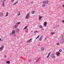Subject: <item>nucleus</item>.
<instances>
[{"label":"nucleus","instance_id":"36","mask_svg":"<svg viewBox=\"0 0 64 64\" xmlns=\"http://www.w3.org/2000/svg\"><path fill=\"white\" fill-rule=\"evenodd\" d=\"M31 61H32V60H29V62H31Z\"/></svg>","mask_w":64,"mask_h":64},{"label":"nucleus","instance_id":"8","mask_svg":"<svg viewBox=\"0 0 64 64\" xmlns=\"http://www.w3.org/2000/svg\"><path fill=\"white\" fill-rule=\"evenodd\" d=\"M41 51H44V48L43 47H42L40 48Z\"/></svg>","mask_w":64,"mask_h":64},{"label":"nucleus","instance_id":"27","mask_svg":"<svg viewBox=\"0 0 64 64\" xmlns=\"http://www.w3.org/2000/svg\"><path fill=\"white\" fill-rule=\"evenodd\" d=\"M39 37V36H38V37L36 38V39H37Z\"/></svg>","mask_w":64,"mask_h":64},{"label":"nucleus","instance_id":"28","mask_svg":"<svg viewBox=\"0 0 64 64\" xmlns=\"http://www.w3.org/2000/svg\"><path fill=\"white\" fill-rule=\"evenodd\" d=\"M51 33L52 34V35H53V34H54L55 32H52Z\"/></svg>","mask_w":64,"mask_h":64},{"label":"nucleus","instance_id":"45","mask_svg":"<svg viewBox=\"0 0 64 64\" xmlns=\"http://www.w3.org/2000/svg\"><path fill=\"white\" fill-rule=\"evenodd\" d=\"M60 25H59L58 26H59Z\"/></svg>","mask_w":64,"mask_h":64},{"label":"nucleus","instance_id":"40","mask_svg":"<svg viewBox=\"0 0 64 64\" xmlns=\"http://www.w3.org/2000/svg\"><path fill=\"white\" fill-rule=\"evenodd\" d=\"M41 30H43V29L42 28V29H41Z\"/></svg>","mask_w":64,"mask_h":64},{"label":"nucleus","instance_id":"23","mask_svg":"<svg viewBox=\"0 0 64 64\" xmlns=\"http://www.w3.org/2000/svg\"><path fill=\"white\" fill-rule=\"evenodd\" d=\"M2 6H3V7H4V6H5V5L4 4H2Z\"/></svg>","mask_w":64,"mask_h":64},{"label":"nucleus","instance_id":"46","mask_svg":"<svg viewBox=\"0 0 64 64\" xmlns=\"http://www.w3.org/2000/svg\"><path fill=\"white\" fill-rule=\"evenodd\" d=\"M0 16H1V15L0 14Z\"/></svg>","mask_w":64,"mask_h":64},{"label":"nucleus","instance_id":"18","mask_svg":"<svg viewBox=\"0 0 64 64\" xmlns=\"http://www.w3.org/2000/svg\"><path fill=\"white\" fill-rule=\"evenodd\" d=\"M5 1V0H4L2 1V2L3 3V4H5V2H4Z\"/></svg>","mask_w":64,"mask_h":64},{"label":"nucleus","instance_id":"11","mask_svg":"<svg viewBox=\"0 0 64 64\" xmlns=\"http://www.w3.org/2000/svg\"><path fill=\"white\" fill-rule=\"evenodd\" d=\"M16 31L17 32H19V28H18L17 29H16Z\"/></svg>","mask_w":64,"mask_h":64},{"label":"nucleus","instance_id":"14","mask_svg":"<svg viewBox=\"0 0 64 64\" xmlns=\"http://www.w3.org/2000/svg\"><path fill=\"white\" fill-rule=\"evenodd\" d=\"M8 12H7L6 13V17H7V16H8Z\"/></svg>","mask_w":64,"mask_h":64},{"label":"nucleus","instance_id":"9","mask_svg":"<svg viewBox=\"0 0 64 64\" xmlns=\"http://www.w3.org/2000/svg\"><path fill=\"white\" fill-rule=\"evenodd\" d=\"M56 54L57 55H60V53L59 52H56Z\"/></svg>","mask_w":64,"mask_h":64},{"label":"nucleus","instance_id":"4","mask_svg":"<svg viewBox=\"0 0 64 64\" xmlns=\"http://www.w3.org/2000/svg\"><path fill=\"white\" fill-rule=\"evenodd\" d=\"M44 3L46 4H48L49 3V2L48 0H46V1H44L43 2Z\"/></svg>","mask_w":64,"mask_h":64},{"label":"nucleus","instance_id":"6","mask_svg":"<svg viewBox=\"0 0 64 64\" xmlns=\"http://www.w3.org/2000/svg\"><path fill=\"white\" fill-rule=\"evenodd\" d=\"M32 38H30V40H28L27 41V43H29V42H31V40H32Z\"/></svg>","mask_w":64,"mask_h":64},{"label":"nucleus","instance_id":"43","mask_svg":"<svg viewBox=\"0 0 64 64\" xmlns=\"http://www.w3.org/2000/svg\"><path fill=\"white\" fill-rule=\"evenodd\" d=\"M1 38H0V41H1Z\"/></svg>","mask_w":64,"mask_h":64},{"label":"nucleus","instance_id":"19","mask_svg":"<svg viewBox=\"0 0 64 64\" xmlns=\"http://www.w3.org/2000/svg\"><path fill=\"white\" fill-rule=\"evenodd\" d=\"M32 14H34V13H35V12H34V11H33L32 12Z\"/></svg>","mask_w":64,"mask_h":64},{"label":"nucleus","instance_id":"34","mask_svg":"<svg viewBox=\"0 0 64 64\" xmlns=\"http://www.w3.org/2000/svg\"><path fill=\"white\" fill-rule=\"evenodd\" d=\"M56 45H59V43H58L56 44Z\"/></svg>","mask_w":64,"mask_h":64},{"label":"nucleus","instance_id":"30","mask_svg":"<svg viewBox=\"0 0 64 64\" xmlns=\"http://www.w3.org/2000/svg\"><path fill=\"white\" fill-rule=\"evenodd\" d=\"M20 24V22L16 23V24H18V25H19V24Z\"/></svg>","mask_w":64,"mask_h":64},{"label":"nucleus","instance_id":"25","mask_svg":"<svg viewBox=\"0 0 64 64\" xmlns=\"http://www.w3.org/2000/svg\"><path fill=\"white\" fill-rule=\"evenodd\" d=\"M3 50V48H0V51H2Z\"/></svg>","mask_w":64,"mask_h":64},{"label":"nucleus","instance_id":"12","mask_svg":"<svg viewBox=\"0 0 64 64\" xmlns=\"http://www.w3.org/2000/svg\"><path fill=\"white\" fill-rule=\"evenodd\" d=\"M39 20H41V19L42 18H43V16H39Z\"/></svg>","mask_w":64,"mask_h":64},{"label":"nucleus","instance_id":"37","mask_svg":"<svg viewBox=\"0 0 64 64\" xmlns=\"http://www.w3.org/2000/svg\"><path fill=\"white\" fill-rule=\"evenodd\" d=\"M14 0H12V2H13L14 1Z\"/></svg>","mask_w":64,"mask_h":64},{"label":"nucleus","instance_id":"13","mask_svg":"<svg viewBox=\"0 0 64 64\" xmlns=\"http://www.w3.org/2000/svg\"><path fill=\"white\" fill-rule=\"evenodd\" d=\"M18 26V25H16L14 26V28H16Z\"/></svg>","mask_w":64,"mask_h":64},{"label":"nucleus","instance_id":"44","mask_svg":"<svg viewBox=\"0 0 64 64\" xmlns=\"http://www.w3.org/2000/svg\"><path fill=\"white\" fill-rule=\"evenodd\" d=\"M36 33H37V31H36Z\"/></svg>","mask_w":64,"mask_h":64},{"label":"nucleus","instance_id":"33","mask_svg":"<svg viewBox=\"0 0 64 64\" xmlns=\"http://www.w3.org/2000/svg\"><path fill=\"white\" fill-rule=\"evenodd\" d=\"M62 23H64V20H62Z\"/></svg>","mask_w":64,"mask_h":64},{"label":"nucleus","instance_id":"1","mask_svg":"<svg viewBox=\"0 0 64 64\" xmlns=\"http://www.w3.org/2000/svg\"><path fill=\"white\" fill-rule=\"evenodd\" d=\"M16 33V31L14 30H13L12 31V34L10 33V36H12V35H14V36H16V34H15Z\"/></svg>","mask_w":64,"mask_h":64},{"label":"nucleus","instance_id":"29","mask_svg":"<svg viewBox=\"0 0 64 64\" xmlns=\"http://www.w3.org/2000/svg\"><path fill=\"white\" fill-rule=\"evenodd\" d=\"M7 57V56L6 55L4 56V58H6Z\"/></svg>","mask_w":64,"mask_h":64},{"label":"nucleus","instance_id":"32","mask_svg":"<svg viewBox=\"0 0 64 64\" xmlns=\"http://www.w3.org/2000/svg\"><path fill=\"white\" fill-rule=\"evenodd\" d=\"M50 54H51V52H50L49 54H48V56H50Z\"/></svg>","mask_w":64,"mask_h":64},{"label":"nucleus","instance_id":"39","mask_svg":"<svg viewBox=\"0 0 64 64\" xmlns=\"http://www.w3.org/2000/svg\"><path fill=\"white\" fill-rule=\"evenodd\" d=\"M46 39H47V38H45V39H44V40H46Z\"/></svg>","mask_w":64,"mask_h":64},{"label":"nucleus","instance_id":"38","mask_svg":"<svg viewBox=\"0 0 64 64\" xmlns=\"http://www.w3.org/2000/svg\"><path fill=\"white\" fill-rule=\"evenodd\" d=\"M31 3L32 4H33V2H31Z\"/></svg>","mask_w":64,"mask_h":64},{"label":"nucleus","instance_id":"5","mask_svg":"<svg viewBox=\"0 0 64 64\" xmlns=\"http://www.w3.org/2000/svg\"><path fill=\"white\" fill-rule=\"evenodd\" d=\"M43 36H42L40 37V39H39V41H42V38H43Z\"/></svg>","mask_w":64,"mask_h":64},{"label":"nucleus","instance_id":"24","mask_svg":"<svg viewBox=\"0 0 64 64\" xmlns=\"http://www.w3.org/2000/svg\"><path fill=\"white\" fill-rule=\"evenodd\" d=\"M27 28V26H26L25 28H24V29H26V28Z\"/></svg>","mask_w":64,"mask_h":64},{"label":"nucleus","instance_id":"16","mask_svg":"<svg viewBox=\"0 0 64 64\" xmlns=\"http://www.w3.org/2000/svg\"><path fill=\"white\" fill-rule=\"evenodd\" d=\"M18 2H16L14 3L13 4V6H14V5H16L17 3H18Z\"/></svg>","mask_w":64,"mask_h":64},{"label":"nucleus","instance_id":"7","mask_svg":"<svg viewBox=\"0 0 64 64\" xmlns=\"http://www.w3.org/2000/svg\"><path fill=\"white\" fill-rule=\"evenodd\" d=\"M43 4H42V6L43 7H45L46 6V5L43 2Z\"/></svg>","mask_w":64,"mask_h":64},{"label":"nucleus","instance_id":"31","mask_svg":"<svg viewBox=\"0 0 64 64\" xmlns=\"http://www.w3.org/2000/svg\"><path fill=\"white\" fill-rule=\"evenodd\" d=\"M0 14H1V15H3V13L2 12L0 13Z\"/></svg>","mask_w":64,"mask_h":64},{"label":"nucleus","instance_id":"41","mask_svg":"<svg viewBox=\"0 0 64 64\" xmlns=\"http://www.w3.org/2000/svg\"><path fill=\"white\" fill-rule=\"evenodd\" d=\"M62 7H64V4L63 5Z\"/></svg>","mask_w":64,"mask_h":64},{"label":"nucleus","instance_id":"10","mask_svg":"<svg viewBox=\"0 0 64 64\" xmlns=\"http://www.w3.org/2000/svg\"><path fill=\"white\" fill-rule=\"evenodd\" d=\"M47 24V22H44V26H46V24Z\"/></svg>","mask_w":64,"mask_h":64},{"label":"nucleus","instance_id":"15","mask_svg":"<svg viewBox=\"0 0 64 64\" xmlns=\"http://www.w3.org/2000/svg\"><path fill=\"white\" fill-rule=\"evenodd\" d=\"M39 60H40V58H38L37 60L36 61V62H38V61Z\"/></svg>","mask_w":64,"mask_h":64},{"label":"nucleus","instance_id":"3","mask_svg":"<svg viewBox=\"0 0 64 64\" xmlns=\"http://www.w3.org/2000/svg\"><path fill=\"white\" fill-rule=\"evenodd\" d=\"M52 57L53 59L55 58V55L54 54H53L52 56Z\"/></svg>","mask_w":64,"mask_h":64},{"label":"nucleus","instance_id":"21","mask_svg":"<svg viewBox=\"0 0 64 64\" xmlns=\"http://www.w3.org/2000/svg\"><path fill=\"white\" fill-rule=\"evenodd\" d=\"M4 46H1V48H2V49H3V48H4Z\"/></svg>","mask_w":64,"mask_h":64},{"label":"nucleus","instance_id":"17","mask_svg":"<svg viewBox=\"0 0 64 64\" xmlns=\"http://www.w3.org/2000/svg\"><path fill=\"white\" fill-rule=\"evenodd\" d=\"M6 63L8 64H10V62L9 61H8V62H6Z\"/></svg>","mask_w":64,"mask_h":64},{"label":"nucleus","instance_id":"26","mask_svg":"<svg viewBox=\"0 0 64 64\" xmlns=\"http://www.w3.org/2000/svg\"><path fill=\"white\" fill-rule=\"evenodd\" d=\"M59 51L60 52H62V50H61V49H60L59 50Z\"/></svg>","mask_w":64,"mask_h":64},{"label":"nucleus","instance_id":"42","mask_svg":"<svg viewBox=\"0 0 64 64\" xmlns=\"http://www.w3.org/2000/svg\"><path fill=\"white\" fill-rule=\"evenodd\" d=\"M36 31H34V33H36Z\"/></svg>","mask_w":64,"mask_h":64},{"label":"nucleus","instance_id":"22","mask_svg":"<svg viewBox=\"0 0 64 64\" xmlns=\"http://www.w3.org/2000/svg\"><path fill=\"white\" fill-rule=\"evenodd\" d=\"M18 16H19V15H20V12H18Z\"/></svg>","mask_w":64,"mask_h":64},{"label":"nucleus","instance_id":"20","mask_svg":"<svg viewBox=\"0 0 64 64\" xmlns=\"http://www.w3.org/2000/svg\"><path fill=\"white\" fill-rule=\"evenodd\" d=\"M40 28H42V25H40L39 26Z\"/></svg>","mask_w":64,"mask_h":64},{"label":"nucleus","instance_id":"2","mask_svg":"<svg viewBox=\"0 0 64 64\" xmlns=\"http://www.w3.org/2000/svg\"><path fill=\"white\" fill-rule=\"evenodd\" d=\"M29 15H30V14H27L26 16V19H29Z\"/></svg>","mask_w":64,"mask_h":64},{"label":"nucleus","instance_id":"35","mask_svg":"<svg viewBox=\"0 0 64 64\" xmlns=\"http://www.w3.org/2000/svg\"><path fill=\"white\" fill-rule=\"evenodd\" d=\"M49 56H47L46 58H49Z\"/></svg>","mask_w":64,"mask_h":64}]
</instances>
